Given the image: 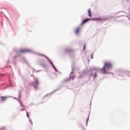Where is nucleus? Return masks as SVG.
<instances>
[{"label": "nucleus", "mask_w": 130, "mask_h": 130, "mask_svg": "<svg viewBox=\"0 0 130 130\" xmlns=\"http://www.w3.org/2000/svg\"><path fill=\"white\" fill-rule=\"evenodd\" d=\"M97 77V74L96 73L94 74V76H93V78H95Z\"/></svg>", "instance_id": "obj_11"}, {"label": "nucleus", "mask_w": 130, "mask_h": 130, "mask_svg": "<svg viewBox=\"0 0 130 130\" xmlns=\"http://www.w3.org/2000/svg\"><path fill=\"white\" fill-rule=\"evenodd\" d=\"M88 15L90 17H92V13H91L90 9L88 10Z\"/></svg>", "instance_id": "obj_8"}, {"label": "nucleus", "mask_w": 130, "mask_h": 130, "mask_svg": "<svg viewBox=\"0 0 130 130\" xmlns=\"http://www.w3.org/2000/svg\"><path fill=\"white\" fill-rule=\"evenodd\" d=\"M80 27H77L75 31V34H78L79 32H80Z\"/></svg>", "instance_id": "obj_7"}, {"label": "nucleus", "mask_w": 130, "mask_h": 130, "mask_svg": "<svg viewBox=\"0 0 130 130\" xmlns=\"http://www.w3.org/2000/svg\"><path fill=\"white\" fill-rule=\"evenodd\" d=\"M0 77H2V74H0Z\"/></svg>", "instance_id": "obj_16"}, {"label": "nucleus", "mask_w": 130, "mask_h": 130, "mask_svg": "<svg viewBox=\"0 0 130 130\" xmlns=\"http://www.w3.org/2000/svg\"><path fill=\"white\" fill-rule=\"evenodd\" d=\"M8 98H9V97L3 96L1 97V100L2 102H4V101H6Z\"/></svg>", "instance_id": "obj_6"}, {"label": "nucleus", "mask_w": 130, "mask_h": 130, "mask_svg": "<svg viewBox=\"0 0 130 130\" xmlns=\"http://www.w3.org/2000/svg\"><path fill=\"white\" fill-rule=\"evenodd\" d=\"M85 47H86V45H84V49H85Z\"/></svg>", "instance_id": "obj_15"}, {"label": "nucleus", "mask_w": 130, "mask_h": 130, "mask_svg": "<svg viewBox=\"0 0 130 130\" xmlns=\"http://www.w3.org/2000/svg\"><path fill=\"white\" fill-rule=\"evenodd\" d=\"M90 57H91V58H93V54H91L90 55Z\"/></svg>", "instance_id": "obj_13"}, {"label": "nucleus", "mask_w": 130, "mask_h": 130, "mask_svg": "<svg viewBox=\"0 0 130 130\" xmlns=\"http://www.w3.org/2000/svg\"><path fill=\"white\" fill-rule=\"evenodd\" d=\"M20 53H28L31 52V50L30 49H22L20 50Z\"/></svg>", "instance_id": "obj_4"}, {"label": "nucleus", "mask_w": 130, "mask_h": 130, "mask_svg": "<svg viewBox=\"0 0 130 130\" xmlns=\"http://www.w3.org/2000/svg\"><path fill=\"white\" fill-rule=\"evenodd\" d=\"M91 20H93V21H102L104 20V19L98 18H89V19H86L84 20L82 22V25H83V24H85V23H86V22H88V21H90Z\"/></svg>", "instance_id": "obj_2"}, {"label": "nucleus", "mask_w": 130, "mask_h": 130, "mask_svg": "<svg viewBox=\"0 0 130 130\" xmlns=\"http://www.w3.org/2000/svg\"><path fill=\"white\" fill-rule=\"evenodd\" d=\"M71 51H73V50L72 49L67 50L68 52H71Z\"/></svg>", "instance_id": "obj_10"}, {"label": "nucleus", "mask_w": 130, "mask_h": 130, "mask_svg": "<svg viewBox=\"0 0 130 130\" xmlns=\"http://www.w3.org/2000/svg\"><path fill=\"white\" fill-rule=\"evenodd\" d=\"M41 66H42L43 67H44V64H41Z\"/></svg>", "instance_id": "obj_14"}, {"label": "nucleus", "mask_w": 130, "mask_h": 130, "mask_svg": "<svg viewBox=\"0 0 130 130\" xmlns=\"http://www.w3.org/2000/svg\"><path fill=\"white\" fill-rule=\"evenodd\" d=\"M26 115H27V117L29 118V113L27 112H26Z\"/></svg>", "instance_id": "obj_12"}, {"label": "nucleus", "mask_w": 130, "mask_h": 130, "mask_svg": "<svg viewBox=\"0 0 130 130\" xmlns=\"http://www.w3.org/2000/svg\"><path fill=\"white\" fill-rule=\"evenodd\" d=\"M104 66H105L107 70H109V69H111V68H112V64L109 62H105L104 64Z\"/></svg>", "instance_id": "obj_3"}, {"label": "nucleus", "mask_w": 130, "mask_h": 130, "mask_svg": "<svg viewBox=\"0 0 130 130\" xmlns=\"http://www.w3.org/2000/svg\"><path fill=\"white\" fill-rule=\"evenodd\" d=\"M100 72L102 74H107V69L104 66L103 68L101 69Z\"/></svg>", "instance_id": "obj_5"}, {"label": "nucleus", "mask_w": 130, "mask_h": 130, "mask_svg": "<svg viewBox=\"0 0 130 130\" xmlns=\"http://www.w3.org/2000/svg\"><path fill=\"white\" fill-rule=\"evenodd\" d=\"M20 106L22 107V109H21V111H23L25 110V106L23 105V104L20 103Z\"/></svg>", "instance_id": "obj_9"}, {"label": "nucleus", "mask_w": 130, "mask_h": 130, "mask_svg": "<svg viewBox=\"0 0 130 130\" xmlns=\"http://www.w3.org/2000/svg\"><path fill=\"white\" fill-rule=\"evenodd\" d=\"M39 85V80L38 78H34V81L30 83V85L32 86L35 90L38 89V85Z\"/></svg>", "instance_id": "obj_1"}]
</instances>
